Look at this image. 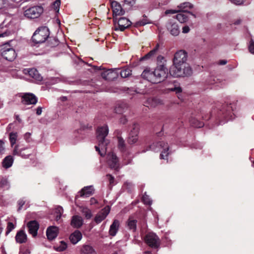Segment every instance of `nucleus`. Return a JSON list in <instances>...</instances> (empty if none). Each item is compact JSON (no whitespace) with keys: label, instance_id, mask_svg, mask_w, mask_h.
<instances>
[{"label":"nucleus","instance_id":"45","mask_svg":"<svg viewBox=\"0 0 254 254\" xmlns=\"http://www.w3.org/2000/svg\"><path fill=\"white\" fill-rule=\"evenodd\" d=\"M169 89L170 91H174L176 93H180L182 91V88L180 87H175L173 88H170Z\"/></svg>","mask_w":254,"mask_h":254},{"label":"nucleus","instance_id":"26","mask_svg":"<svg viewBox=\"0 0 254 254\" xmlns=\"http://www.w3.org/2000/svg\"><path fill=\"white\" fill-rule=\"evenodd\" d=\"M120 222L118 220H115L112 225L110 226L109 229V234L112 236H115L119 228Z\"/></svg>","mask_w":254,"mask_h":254},{"label":"nucleus","instance_id":"11","mask_svg":"<svg viewBox=\"0 0 254 254\" xmlns=\"http://www.w3.org/2000/svg\"><path fill=\"white\" fill-rule=\"evenodd\" d=\"M110 211L109 206H107L101 210L95 216L94 221L97 224H99L104 220L107 216Z\"/></svg>","mask_w":254,"mask_h":254},{"label":"nucleus","instance_id":"49","mask_svg":"<svg viewBox=\"0 0 254 254\" xmlns=\"http://www.w3.org/2000/svg\"><path fill=\"white\" fill-rule=\"evenodd\" d=\"M20 150L18 148V145H15L13 150V154L14 155H20Z\"/></svg>","mask_w":254,"mask_h":254},{"label":"nucleus","instance_id":"9","mask_svg":"<svg viewBox=\"0 0 254 254\" xmlns=\"http://www.w3.org/2000/svg\"><path fill=\"white\" fill-rule=\"evenodd\" d=\"M21 102L25 105H35L37 103V98L32 93H24L21 97Z\"/></svg>","mask_w":254,"mask_h":254},{"label":"nucleus","instance_id":"16","mask_svg":"<svg viewBox=\"0 0 254 254\" xmlns=\"http://www.w3.org/2000/svg\"><path fill=\"white\" fill-rule=\"evenodd\" d=\"M111 5L112 8L113 15H122L125 11L122 8L121 4L116 1H111Z\"/></svg>","mask_w":254,"mask_h":254},{"label":"nucleus","instance_id":"54","mask_svg":"<svg viewBox=\"0 0 254 254\" xmlns=\"http://www.w3.org/2000/svg\"><path fill=\"white\" fill-rule=\"evenodd\" d=\"M30 136H31V134L29 132H27L24 135V138L25 139L29 142V138L30 137Z\"/></svg>","mask_w":254,"mask_h":254},{"label":"nucleus","instance_id":"55","mask_svg":"<svg viewBox=\"0 0 254 254\" xmlns=\"http://www.w3.org/2000/svg\"><path fill=\"white\" fill-rule=\"evenodd\" d=\"M25 202L22 200H20L18 201L19 208L18 209H20L22 206L24 204Z\"/></svg>","mask_w":254,"mask_h":254},{"label":"nucleus","instance_id":"15","mask_svg":"<svg viewBox=\"0 0 254 254\" xmlns=\"http://www.w3.org/2000/svg\"><path fill=\"white\" fill-rule=\"evenodd\" d=\"M25 74H28L31 77L37 81H41L42 76L39 73L38 70L35 68H26L23 70Z\"/></svg>","mask_w":254,"mask_h":254},{"label":"nucleus","instance_id":"35","mask_svg":"<svg viewBox=\"0 0 254 254\" xmlns=\"http://www.w3.org/2000/svg\"><path fill=\"white\" fill-rule=\"evenodd\" d=\"M67 248V244L64 241H61L59 246L55 247V249L58 252H63Z\"/></svg>","mask_w":254,"mask_h":254},{"label":"nucleus","instance_id":"34","mask_svg":"<svg viewBox=\"0 0 254 254\" xmlns=\"http://www.w3.org/2000/svg\"><path fill=\"white\" fill-rule=\"evenodd\" d=\"M120 74L122 77L126 78L131 75V70L130 68H125L121 70Z\"/></svg>","mask_w":254,"mask_h":254},{"label":"nucleus","instance_id":"17","mask_svg":"<svg viewBox=\"0 0 254 254\" xmlns=\"http://www.w3.org/2000/svg\"><path fill=\"white\" fill-rule=\"evenodd\" d=\"M59 228L56 226H50L47 230V236L49 240H53L58 236L59 233Z\"/></svg>","mask_w":254,"mask_h":254},{"label":"nucleus","instance_id":"38","mask_svg":"<svg viewBox=\"0 0 254 254\" xmlns=\"http://www.w3.org/2000/svg\"><path fill=\"white\" fill-rule=\"evenodd\" d=\"M118 146L121 150H123L125 148V142L123 138L118 137Z\"/></svg>","mask_w":254,"mask_h":254},{"label":"nucleus","instance_id":"52","mask_svg":"<svg viewBox=\"0 0 254 254\" xmlns=\"http://www.w3.org/2000/svg\"><path fill=\"white\" fill-rule=\"evenodd\" d=\"M135 0H125V2L128 5H133L135 3Z\"/></svg>","mask_w":254,"mask_h":254},{"label":"nucleus","instance_id":"6","mask_svg":"<svg viewBox=\"0 0 254 254\" xmlns=\"http://www.w3.org/2000/svg\"><path fill=\"white\" fill-rule=\"evenodd\" d=\"M43 10V8L41 6H34L25 10L24 15L30 19L37 18L40 16Z\"/></svg>","mask_w":254,"mask_h":254},{"label":"nucleus","instance_id":"8","mask_svg":"<svg viewBox=\"0 0 254 254\" xmlns=\"http://www.w3.org/2000/svg\"><path fill=\"white\" fill-rule=\"evenodd\" d=\"M145 243L152 248H156L160 245V240L158 237L154 233L147 234L144 238Z\"/></svg>","mask_w":254,"mask_h":254},{"label":"nucleus","instance_id":"13","mask_svg":"<svg viewBox=\"0 0 254 254\" xmlns=\"http://www.w3.org/2000/svg\"><path fill=\"white\" fill-rule=\"evenodd\" d=\"M107 158L108 163L111 168L117 170L119 168V160L115 154L110 153L108 154Z\"/></svg>","mask_w":254,"mask_h":254},{"label":"nucleus","instance_id":"12","mask_svg":"<svg viewBox=\"0 0 254 254\" xmlns=\"http://www.w3.org/2000/svg\"><path fill=\"white\" fill-rule=\"evenodd\" d=\"M28 231L33 237L37 235V231L39 228V224L36 220L28 222L27 224Z\"/></svg>","mask_w":254,"mask_h":254},{"label":"nucleus","instance_id":"18","mask_svg":"<svg viewBox=\"0 0 254 254\" xmlns=\"http://www.w3.org/2000/svg\"><path fill=\"white\" fill-rule=\"evenodd\" d=\"M130 21L126 17H121L118 20V28H115L116 30L119 29L123 31L130 26Z\"/></svg>","mask_w":254,"mask_h":254},{"label":"nucleus","instance_id":"37","mask_svg":"<svg viewBox=\"0 0 254 254\" xmlns=\"http://www.w3.org/2000/svg\"><path fill=\"white\" fill-rule=\"evenodd\" d=\"M55 212L57 214L56 216V219L57 221H59L61 217V216L63 213V209L60 206H58L56 208Z\"/></svg>","mask_w":254,"mask_h":254},{"label":"nucleus","instance_id":"27","mask_svg":"<svg viewBox=\"0 0 254 254\" xmlns=\"http://www.w3.org/2000/svg\"><path fill=\"white\" fill-rule=\"evenodd\" d=\"M192 7V4L189 2H185L179 5L178 9L180 10V12H190L189 10L191 9Z\"/></svg>","mask_w":254,"mask_h":254},{"label":"nucleus","instance_id":"36","mask_svg":"<svg viewBox=\"0 0 254 254\" xmlns=\"http://www.w3.org/2000/svg\"><path fill=\"white\" fill-rule=\"evenodd\" d=\"M17 136V133L16 132H11L9 134V140L11 146H13L16 143Z\"/></svg>","mask_w":254,"mask_h":254},{"label":"nucleus","instance_id":"64","mask_svg":"<svg viewBox=\"0 0 254 254\" xmlns=\"http://www.w3.org/2000/svg\"><path fill=\"white\" fill-rule=\"evenodd\" d=\"M16 119L18 121L19 123H21V120L20 119L19 116L17 115L16 116Z\"/></svg>","mask_w":254,"mask_h":254},{"label":"nucleus","instance_id":"25","mask_svg":"<svg viewBox=\"0 0 254 254\" xmlns=\"http://www.w3.org/2000/svg\"><path fill=\"white\" fill-rule=\"evenodd\" d=\"M80 254H97L93 247L88 245H83L80 250Z\"/></svg>","mask_w":254,"mask_h":254},{"label":"nucleus","instance_id":"30","mask_svg":"<svg viewBox=\"0 0 254 254\" xmlns=\"http://www.w3.org/2000/svg\"><path fill=\"white\" fill-rule=\"evenodd\" d=\"M80 208L81 212L85 216L86 219H90L91 218L92 216L91 211L88 208L85 206H81Z\"/></svg>","mask_w":254,"mask_h":254},{"label":"nucleus","instance_id":"53","mask_svg":"<svg viewBox=\"0 0 254 254\" xmlns=\"http://www.w3.org/2000/svg\"><path fill=\"white\" fill-rule=\"evenodd\" d=\"M190 31V28L188 26H184L183 28V33H187Z\"/></svg>","mask_w":254,"mask_h":254},{"label":"nucleus","instance_id":"62","mask_svg":"<svg viewBox=\"0 0 254 254\" xmlns=\"http://www.w3.org/2000/svg\"><path fill=\"white\" fill-rule=\"evenodd\" d=\"M193 126L196 127H201L203 126V124L199 123L198 125H194Z\"/></svg>","mask_w":254,"mask_h":254},{"label":"nucleus","instance_id":"59","mask_svg":"<svg viewBox=\"0 0 254 254\" xmlns=\"http://www.w3.org/2000/svg\"><path fill=\"white\" fill-rule=\"evenodd\" d=\"M42 113V108L41 107L37 108L36 110V114L38 115H40Z\"/></svg>","mask_w":254,"mask_h":254},{"label":"nucleus","instance_id":"22","mask_svg":"<svg viewBox=\"0 0 254 254\" xmlns=\"http://www.w3.org/2000/svg\"><path fill=\"white\" fill-rule=\"evenodd\" d=\"M167 29L173 36H177L180 33L179 27L176 23H169L167 25Z\"/></svg>","mask_w":254,"mask_h":254},{"label":"nucleus","instance_id":"50","mask_svg":"<svg viewBox=\"0 0 254 254\" xmlns=\"http://www.w3.org/2000/svg\"><path fill=\"white\" fill-rule=\"evenodd\" d=\"M115 111L117 113L121 114L123 112L122 107L119 105L118 107L115 108Z\"/></svg>","mask_w":254,"mask_h":254},{"label":"nucleus","instance_id":"63","mask_svg":"<svg viewBox=\"0 0 254 254\" xmlns=\"http://www.w3.org/2000/svg\"><path fill=\"white\" fill-rule=\"evenodd\" d=\"M241 22V19H238V20H237L235 22H234V24H240Z\"/></svg>","mask_w":254,"mask_h":254},{"label":"nucleus","instance_id":"29","mask_svg":"<svg viewBox=\"0 0 254 254\" xmlns=\"http://www.w3.org/2000/svg\"><path fill=\"white\" fill-rule=\"evenodd\" d=\"M136 223L137 221L136 220L132 219L130 218H129L127 222V226L128 228L133 232H134L136 228Z\"/></svg>","mask_w":254,"mask_h":254},{"label":"nucleus","instance_id":"56","mask_svg":"<svg viewBox=\"0 0 254 254\" xmlns=\"http://www.w3.org/2000/svg\"><path fill=\"white\" fill-rule=\"evenodd\" d=\"M90 204H94L97 203V200L94 197H92L90 200Z\"/></svg>","mask_w":254,"mask_h":254},{"label":"nucleus","instance_id":"43","mask_svg":"<svg viewBox=\"0 0 254 254\" xmlns=\"http://www.w3.org/2000/svg\"><path fill=\"white\" fill-rule=\"evenodd\" d=\"M249 50L251 53L254 54V42L252 40L250 42Z\"/></svg>","mask_w":254,"mask_h":254},{"label":"nucleus","instance_id":"5","mask_svg":"<svg viewBox=\"0 0 254 254\" xmlns=\"http://www.w3.org/2000/svg\"><path fill=\"white\" fill-rule=\"evenodd\" d=\"M151 150L157 152L161 151L160 154V158L166 159L167 158L169 152V146L167 143H165L163 141H160L157 142L153 143L150 146Z\"/></svg>","mask_w":254,"mask_h":254},{"label":"nucleus","instance_id":"1","mask_svg":"<svg viewBox=\"0 0 254 254\" xmlns=\"http://www.w3.org/2000/svg\"><path fill=\"white\" fill-rule=\"evenodd\" d=\"M168 73V68L160 65L153 69L146 67L142 72L141 76L152 84H158L165 80Z\"/></svg>","mask_w":254,"mask_h":254},{"label":"nucleus","instance_id":"2","mask_svg":"<svg viewBox=\"0 0 254 254\" xmlns=\"http://www.w3.org/2000/svg\"><path fill=\"white\" fill-rule=\"evenodd\" d=\"M109 132L107 125L98 127L96 130V137L98 146H95V149L101 156H104L107 151V146L109 143L108 139H106Z\"/></svg>","mask_w":254,"mask_h":254},{"label":"nucleus","instance_id":"41","mask_svg":"<svg viewBox=\"0 0 254 254\" xmlns=\"http://www.w3.org/2000/svg\"><path fill=\"white\" fill-rule=\"evenodd\" d=\"M14 228L15 226L12 222H8L6 228V234L10 233Z\"/></svg>","mask_w":254,"mask_h":254},{"label":"nucleus","instance_id":"21","mask_svg":"<svg viewBox=\"0 0 254 254\" xmlns=\"http://www.w3.org/2000/svg\"><path fill=\"white\" fill-rule=\"evenodd\" d=\"M82 237L81 232L78 230H76L70 235L69 240L72 244L75 245L81 240Z\"/></svg>","mask_w":254,"mask_h":254},{"label":"nucleus","instance_id":"23","mask_svg":"<svg viewBox=\"0 0 254 254\" xmlns=\"http://www.w3.org/2000/svg\"><path fill=\"white\" fill-rule=\"evenodd\" d=\"M70 224L74 228H79L83 224V219L79 216L74 215L72 217Z\"/></svg>","mask_w":254,"mask_h":254},{"label":"nucleus","instance_id":"32","mask_svg":"<svg viewBox=\"0 0 254 254\" xmlns=\"http://www.w3.org/2000/svg\"><path fill=\"white\" fill-rule=\"evenodd\" d=\"M159 48V44H157L155 47L151 51H150L147 54H146L144 57V59H147L150 58L151 57L155 55L158 51Z\"/></svg>","mask_w":254,"mask_h":254},{"label":"nucleus","instance_id":"58","mask_svg":"<svg viewBox=\"0 0 254 254\" xmlns=\"http://www.w3.org/2000/svg\"><path fill=\"white\" fill-rule=\"evenodd\" d=\"M30 252L29 250H25L24 251H21L20 252V254H29Z\"/></svg>","mask_w":254,"mask_h":254},{"label":"nucleus","instance_id":"51","mask_svg":"<svg viewBox=\"0 0 254 254\" xmlns=\"http://www.w3.org/2000/svg\"><path fill=\"white\" fill-rule=\"evenodd\" d=\"M148 23V22L146 20H145V21L141 20V21H139L136 22V26L144 25Z\"/></svg>","mask_w":254,"mask_h":254},{"label":"nucleus","instance_id":"20","mask_svg":"<svg viewBox=\"0 0 254 254\" xmlns=\"http://www.w3.org/2000/svg\"><path fill=\"white\" fill-rule=\"evenodd\" d=\"M15 239L17 243H25L27 242V236L23 230H21L17 232Z\"/></svg>","mask_w":254,"mask_h":254},{"label":"nucleus","instance_id":"39","mask_svg":"<svg viewBox=\"0 0 254 254\" xmlns=\"http://www.w3.org/2000/svg\"><path fill=\"white\" fill-rule=\"evenodd\" d=\"M113 73V71H112L111 69H108L106 71H105L104 72H103L102 74V76L106 79H110V77L108 76L109 74L110 73Z\"/></svg>","mask_w":254,"mask_h":254},{"label":"nucleus","instance_id":"14","mask_svg":"<svg viewBox=\"0 0 254 254\" xmlns=\"http://www.w3.org/2000/svg\"><path fill=\"white\" fill-rule=\"evenodd\" d=\"M139 132V127L138 125H134L132 129L131 130L128 139L129 144H133L138 140V133Z\"/></svg>","mask_w":254,"mask_h":254},{"label":"nucleus","instance_id":"33","mask_svg":"<svg viewBox=\"0 0 254 254\" xmlns=\"http://www.w3.org/2000/svg\"><path fill=\"white\" fill-rule=\"evenodd\" d=\"M160 65L163 66L165 68H167L166 66V61L162 56H159L157 58V66Z\"/></svg>","mask_w":254,"mask_h":254},{"label":"nucleus","instance_id":"47","mask_svg":"<svg viewBox=\"0 0 254 254\" xmlns=\"http://www.w3.org/2000/svg\"><path fill=\"white\" fill-rule=\"evenodd\" d=\"M231 1L236 5H241L243 4L245 0H230Z\"/></svg>","mask_w":254,"mask_h":254},{"label":"nucleus","instance_id":"44","mask_svg":"<svg viewBox=\"0 0 254 254\" xmlns=\"http://www.w3.org/2000/svg\"><path fill=\"white\" fill-rule=\"evenodd\" d=\"M4 142L0 140V155L3 154L4 152Z\"/></svg>","mask_w":254,"mask_h":254},{"label":"nucleus","instance_id":"40","mask_svg":"<svg viewBox=\"0 0 254 254\" xmlns=\"http://www.w3.org/2000/svg\"><path fill=\"white\" fill-rule=\"evenodd\" d=\"M142 201L145 204L150 205L151 203V201L149 196L146 194H144L142 196Z\"/></svg>","mask_w":254,"mask_h":254},{"label":"nucleus","instance_id":"24","mask_svg":"<svg viewBox=\"0 0 254 254\" xmlns=\"http://www.w3.org/2000/svg\"><path fill=\"white\" fill-rule=\"evenodd\" d=\"M189 15L194 16V15L191 12H180V13L176 15V18L181 23H185L188 21Z\"/></svg>","mask_w":254,"mask_h":254},{"label":"nucleus","instance_id":"28","mask_svg":"<svg viewBox=\"0 0 254 254\" xmlns=\"http://www.w3.org/2000/svg\"><path fill=\"white\" fill-rule=\"evenodd\" d=\"M13 162V157L10 155L7 156L3 159L2 161V166L4 168H8L12 166Z\"/></svg>","mask_w":254,"mask_h":254},{"label":"nucleus","instance_id":"4","mask_svg":"<svg viewBox=\"0 0 254 254\" xmlns=\"http://www.w3.org/2000/svg\"><path fill=\"white\" fill-rule=\"evenodd\" d=\"M49 36V31L47 27L39 28L34 33L32 39L34 43L36 44L44 42Z\"/></svg>","mask_w":254,"mask_h":254},{"label":"nucleus","instance_id":"61","mask_svg":"<svg viewBox=\"0 0 254 254\" xmlns=\"http://www.w3.org/2000/svg\"><path fill=\"white\" fill-rule=\"evenodd\" d=\"M107 177H109V181H110V184L113 183V181H114V178L110 175H108Z\"/></svg>","mask_w":254,"mask_h":254},{"label":"nucleus","instance_id":"3","mask_svg":"<svg viewBox=\"0 0 254 254\" xmlns=\"http://www.w3.org/2000/svg\"><path fill=\"white\" fill-rule=\"evenodd\" d=\"M170 73L174 77L190 75L192 70L188 64H174L170 68Z\"/></svg>","mask_w":254,"mask_h":254},{"label":"nucleus","instance_id":"7","mask_svg":"<svg viewBox=\"0 0 254 254\" xmlns=\"http://www.w3.org/2000/svg\"><path fill=\"white\" fill-rule=\"evenodd\" d=\"M0 51L1 56L8 61H13L16 57L15 50L8 44L3 45Z\"/></svg>","mask_w":254,"mask_h":254},{"label":"nucleus","instance_id":"42","mask_svg":"<svg viewBox=\"0 0 254 254\" xmlns=\"http://www.w3.org/2000/svg\"><path fill=\"white\" fill-rule=\"evenodd\" d=\"M61 5V0H56L53 6L54 7L55 9L58 11L59 10L60 6Z\"/></svg>","mask_w":254,"mask_h":254},{"label":"nucleus","instance_id":"31","mask_svg":"<svg viewBox=\"0 0 254 254\" xmlns=\"http://www.w3.org/2000/svg\"><path fill=\"white\" fill-rule=\"evenodd\" d=\"M0 187L3 190H8L10 188V185L7 179L4 178L0 179Z\"/></svg>","mask_w":254,"mask_h":254},{"label":"nucleus","instance_id":"60","mask_svg":"<svg viewBox=\"0 0 254 254\" xmlns=\"http://www.w3.org/2000/svg\"><path fill=\"white\" fill-rule=\"evenodd\" d=\"M227 64V61L226 60H221L219 62V64L221 65H224Z\"/></svg>","mask_w":254,"mask_h":254},{"label":"nucleus","instance_id":"48","mask_svg":"<svg viewBox=\"0 0 254 254\" xmlns=\"http://www.w3.org/2000/svg\"><path fill=\"white\" fill-rule=\"evenodd\" d=\"M24 149H20V155L24 158H27L29 156V155L30 154V152H28L26 154V153H24L23 151Z\"/></svg>","mask_w":254,"mask_h":254},{"label":"nucleus","instance_id":"10","mask_svg":"<svg viewBox=\"0 0 254 254\" xmlns=\"http://www.w3.org/2000/svg\"><path fill=\"white\" fill-rule=\"evenodd\" d=\"M187 54L183 50L179 51L176 53L174 56L173 63L178 64H188L186 63L187 61Z\"/></svg>","mask_w":254,"mask_h":254},{"label":"nucleus","instance_id":"19","mask_svg":"<svg viewBox=\"0 0 254 254\" xmlns=\"http://www.w3.org/2000/svg\"><path fill=\"white\" fill-rule=\"evenodd\" d=\"M94 189L93 186L84 187L79 191L78 193L81 197H89L94 193Z\"/></svg>","mask_w":254,"mask_h":254},{"label":"nucleus","instance_id":"57","mask_svg":"<svg viewBox=\"0 0 254 254\" xmlns=\"http://www.w3.org/2000/svg\"><path fill=\"white\" fill-rule=\"evenodd\" d=\"M120 122L123 124H126L127 122V118L125 117H122L120 119Z\"/></svg>","mask_w":254,"mask_h":254},{"label":"nucleus","instance_id":"46","mask_svg":"<svg viewBox=\"0 0 254 254\" xmlns=\"http://www.w3.org/2000/svg\"><path fill=\"white\" fill-rule=\"evenodd\" d=\"M179 12H180V10H178V9H175V10L169 9V10H166L165 12V14H174V13H179Z\"/></svg>","mask_w":254,"mask_h":254}]
</instances>
